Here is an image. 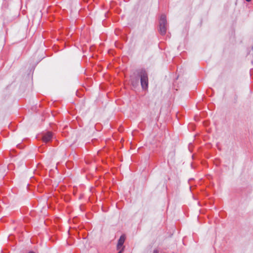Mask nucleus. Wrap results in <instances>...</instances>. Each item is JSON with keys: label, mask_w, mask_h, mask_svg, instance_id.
Returning a JSON list of instances; mask_svg holds the SVG:
<instances>
[{"label": "nucleus", "mask_w": 253, "mask_h": 253, "mask_svg": "<svg viewBox=\"0 0 253 253\" xmlns=\"http://www.w3.org/2000/svg\"><path fill=\"white\" fill-rule=\"evenodd\" d=\"M176 83L177 84L178 87H180L182 86H183V84H182V82H181V80L179 79V77L178 76L176 79Z\"/></svg>", "instance_id": "nucleus-5"}, {"label": "nucleus", "mask_w": 253, "mask_h": 253, "mask_svg": "<svg viewBox=\"0 0 253 253\" xmlns=\"http://www.w3.org/2000/svg\"><path fill=\"white\" fill-rule=\"evenodd\" d=\"M29 253H34V252H31Z\"/></svg>", "instance_id": "nucleus-9"}, {"label": "nucleus", "mask_w": 253, "mask_h": 253, "mask_svg": "<svg viewBox=\"0 0 253 253\" xmlns=\"http://www.w3.org/2000/svg\"><path fill=\"white\" fill-rule=\"evenodd\" d=\"M131 83L133 86L137 85L138 83V79L135 80L134 78H131Z\"/></svg>", "instance_id": "nucleus-6"}, {"label": "nucleus", "mask_w": 253, "mask_h": 253, "mask_svg": "<svg viewBox=\"0 0 253 253\" xmlns=\"http://www.w3.org/2000/svg\"><path fill=\"white\" fill-rule=\"evenodd\" d=\"M125 236L124 235H122L119 241H118V244H117V249L118 250H119L120 249V248L122 247V246H123V245L124 244V242H125Z\"/></svg>", "instance_id": "nucleus-4"}, {"label": "nucleus", "mask_w": 253, "mask_h": 253, "mask_svg": "<svg viewBox=\"0 0 253 253\" xmlns=\"http://www.w3.org/2000/svg\"><path fill=\"white\" fill-rule=\"evenodd\" d=\"M52 138V133L51 132L48 131L43 134L42 140L44 142L47 143L49 142Z\"/></svg>", "instance_id": "nucleus-3"}, {"label": "nucleus", "mask_w": 253, "mask_h": 253, "mask_svg": "<svg viewBox=\"0 0 253 253\" xmlns=\"http://www.w3.org/2000/svg\"><path fill=\"white\" fill-rule=\"evenodd\" d=\"M180 162H178V164H177V167H179V166H180Z\"/></svg>", "instance_id": "nucleus-7"}, {"label": "nucleus", "mask_w": 253, "mask_h": 253, "mask_svg": "<svg viewBox=\"0 0 253 253\" xmlns=\"http://www.w3.org/2000/svg\"><path fill=\"white\" fill-rule=\"evenodd\" d=\"M138 74L140 77L141 84L144 89H147L148 84V75L146 71L144 70H141L139 71Z\"/></svg>", "instance_id": "nucleus-1"}, {"label": "nucleus", "mask_w": 253, "mask_h": 253, "mask_svg": "<svg viewBox=\"0 0 253 253\" xmlns=\"http://www.w3.org/2000/svg\"><path fill=\"white\" fill-rule=\"evenodd\" d=\"M167 30L166 17L165 15H162L160 19V32L161 34L164 35Z\"/></svg>", "instance_id": "nucleus-2"}, {"label": "nucleus", "mask_w": 253, "mask_h": 253, "mask_svg": "<svg viewBox=\"0 0 253 253\" xmlns=\"http://www.w3.org/2000/svg\"><path fill=\"white\" fill-rule=\"evenodd\" d=\"M247 1H250L251 0H246Z\"/></svg>", "instance_id": "nucleus-8"}]
</instances>
